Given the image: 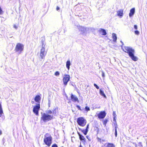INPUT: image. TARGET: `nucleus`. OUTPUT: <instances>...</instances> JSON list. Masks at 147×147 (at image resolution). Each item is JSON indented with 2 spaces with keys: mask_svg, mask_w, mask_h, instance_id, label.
Masks as SVG:
<instances>
[{
  "mask_svg": "<svg viewBox=\"0 0 147 147\" xmlns=\"http://www.w3.org/2000/svg\"><path fill=\"white\" fill-rule=\"evenodd\" d=\"M124 49H122L124 52L128 54L129 56L134 61H136L138 60V58L134 55L135 51L132 48L129 47L124 46Z\"/></svg>",
  "mask_w": 147,
  "mask_h": 147,
  "instance_id": "1",
  "label": "nucleus"
},
{
  "mask_svg": "<svg viewBox=\"0 0 147 147\" xmlns=\"http://www.w3.org/2000/svg\"><path fill=\"white\" fill-rule=\"evenodd\" d=\"M52 140V138L50 134L47 133L45 135L44 142L45 144L48 147L51 146Z\"/></svg>",
  "mask_w": 147,
  "mask_h": 147,
  "instance_id": "2",
  "label": "nucleus"
},
{
  "mask_svg": "<svg viewBox=\"0 0 147 147\" xmlns=\"http://www.w3.org/2000/svg\"><path fill=\"white\" fill-rule=\"evenodd\" d=\"M41 120H42L44 122H46L50 121L53 119V116L45 113H41Z\"/></svg>",
  "mask_w": 147,
  "mask_h": 147,
  "instance_id": "3",
  "label": "nucleus"
},
{
  "mask_svg": "<svg viewBox=\"0 0 147 147\" xmlns=\"http://www.w3.org/2000/svg\"><path fill=\"white\" fill-rule=\"evenodd\" d=\"M24 45L20 43H18L16 45L15 51L19 54H20L24 49Z\"/></svg>",
  "mask_w": 147,
  "mask_h": 147,
  "instance_id": "4",
  "label": "nucleus"
},
{
  "mask_svg": "<svg viewBox=\"0 0 147 147\" xmlns=\"http://www.w3.org/2000/svg\"><path fill=\"white\" fill-rule=\"evenodd\" d=\"M77 122L80 126L84 127L85 126L86 123V120L83 117H80L77 119Z\"/></svg>",
  "mask_w": 147,
  "mask_h": 147,
  "instance_id": "5",
  "label": "nucleus"
},
{
  "mask_svg": "<svg viewBox=\"0 0 147 147\" xmlns=\"http://www.w3.org/2000/svg\"><path fill=\"white\" fill-rule=\"evenodd\" d=\"M40 108V104L38 103H37L36 105L34 107L33 109V111L34 113L37 115H38V111Z\"/></svg>",
  "mask_w": 147,
  "mask_h": 147,
  "instance_id": "6",
  "label": "nucleus"
},
{
  "mask_svg": "<svg viewBox=\"0 0 147 147\" xmlns=\"http://www.w3.org/2000/svg\"><path fill=\"white\" fill-rule=\"evenodd\" d=\"M70 76L69 75L65 74L63 77V81L64 85L66 86L68 82L70 80Z\"/></svg>",
  "mask_w": 147,
  "mask_h": 147,
  "instance_id": "7",
  "label": "nucleus"
},
{
  "mask_svg": "<svg viewBox=\"0 0 147 147\" xmlns=\"http://www.w3.org/2000/svg\"><path fill=\"white\" fill-rule=\"evenodd\" d=\"M106 113L105 111H101L99 113L98 115V116L100 119H103L105 117Z\"/></svg>",
  "mask_w": 147,
  "mask_h": 147,
  "instance_id": "8",
  "label": "nucleus"
},
{
  "mask_svg": "<svg viewBox=\"0 0 147 147\" xmlns=\"http://www.w3.org/2000/svg\"><path fill=\"white\" fill-rule=\"evenodd\" d=\"M71 100L74 102H79V100L77 97L75 95L71 94Z\"/></svg>",
  "mask_w": 147,
  "mask_h": 147,
  "instance_id": "9",
  "label": "nucleus"
},
{
  "mask_svg": "<svg viewBox=\"0 0 147 147\" xmlns=\"http://www.w3.org/2000/svg\"><path fill=\"white\" fill-rule=\"evenodd\" d=\"M116 117H113V121L115 123H114L115 124V136L116 137H117V125L116 123V120L115 119Z\"/></svg>",
  "mask_w": 147,
  "mask_h": 147,
  "instance_id": "10",
  "label": "nucleus"
},
{
  "mask_svg": "<svg viewBox=\"0 0 147 147\" xmlns=\"http://www.w3.org/2000/svg\"><path fill=\"white\" fill-rule=\"evenodd\" d=\"M42 48L41 49L40 51V53H43L44 54V55H46L47 54V52L45 51V48H44L45 46V45H44V43L43 41H42Z\"/></svg>",
  "mask_w": 147,
  "mask_h": 147,
  "instance_id": "11",
  "label": "nucleus"
},
{
  "mask_svg": "<svg viewBox=\"0 0 147 147\" xmlns=\"http://www.w3.org/2000/svg\"><path fill=\"white\" fill-rule=\"evenodd\" d=\"M80 31H81L82 33H84L87 28H86L83 26H80L78 28Z\"/></svg>",
  "mask_w": 147,
  "mask_h": 147,
  "instance_id": "12",
  "label": "nucleus"
},
{
  "mask_svg": "<svg viewBox=\"0 0 147 147\" xmlns=\"http://www.w3.org/2000/svg\"><path fill=\"white\" fill-rule=\"evenodd\" d=\"M135 12V9L133 8L131 9L130 11V13L129 14V16L130 17L132 16L134 14Z\"/></svg>",
  "mask_w": 147,
  "mask_h": 147,
  "instance_id": "13",
  "label": "nucleus"
},
{
  "mask_svg": "<svg viewBox=\"0 0 147 147\" xmlns=\"http://www.w3.org/2000/svg\"><path fill=\"white\" fill-rule=\"evenodd\" d=\"M100 32L102 34V35H105L107 34V33L106 30L103 29H100L99 30Z\"/></svg>",
  "mask_w": 147,
  "mask_h": 147,
  "instance_id": "14",
  "label": "nucleus"
},
{
  "mask_svg": "<svg viewBox=\"0 0 147 147\" xmlns=\"http://www.w3.org/2000/svg\"><path fill=\"white\" fill-rule=\"evenodd\" d=\"M79 139L81 141H82L84 144L86 142V139L84 137L81 135H80V136L79 137Z\"/></svg>",
  "mask_w": 147,
  "mask_h": 147,
  "instance_id": "15",
  "label": "nucleus"
},
{
  "mask_svg": "<svg viewBox=\"0 0 147 147\" xmlns=\"http://www.w3.org/2000/svg\"><path fill=\"white\" fill-rule=\"evenodd\" d=\"M123 15V10L120 9L117 11V15L119 16H122Z\"/></svg>",
  "mask_w": 147,
  "mask_h": 147,
  "instance_id": "16",
  "label": "nucleus"
},
{
  "mask_svg": "<svg viewBox=\"0 0 147 147\" xmlns=\"http://www.w3.org/2000/svg\"><path fill=\"white\" fill-rule=\"evenodd\" d=\"M71 65V63L70 60H68L66 63V67L68 70H69L70 68V66Z\"/></svg>",
  "mask_w": 147,
  "mask_h": 147,
  "instance_id": "17",
  "label": "nucleus"
},
{
  "mask_svg": "<svg viewBox=\"0 0 147 147\" xmlns=\"http://www.w3.org/2000/svg\"><path fill=\"white\" fill-rule=\"evenodd\" d=\"M40 97L39 95H37L34 98L35 101L36 102H38L40 100Z\"/></svg>",
  "mask_w": 147,
  "mask_h": 147,
  "instance_id": "18",
  "label": "nucleus"
},
{
  "mask_svg": "<svg viewBox=\"0 0 147 147\" xmlns=\"http://www.w3.org/2000/svg\"><path fill=\"white\" fill-rule=\"evenodd\" d=\"M112 37L113 39V41L114 42H116L117 40V37L115 34L113 33L112 34Z\"/></svg>",
  "mask_w": 147,
  "mask_h": 147,
  "instance_id": "19",
  "label": "nucleus"
},
{
  "mask_svg": "<svg viewBox=\"0 0 147 147\" xmlns=\"http://www.w3.org/2000/svg\"><path fill=\"white\" fill-rule=\"evenodd\" d=\"M100 94L102 96L105 98H106V96L104 92L101 89L100 90Z\"/></svg>",
  "mask_w": 147,
  "mask_h": 147,
  "instance_id": "20",
  "label": "nucleus"
},
{
  "mask_svg": "<svg viewBox=\"0 0 147 147\" xmlns=\"http://www.w3.org/2000/svg\"><path fill=\"white\" fill-rule=\"evenodd\" d=\"M46 55H44V54L43 53H40V59L41 61H42V59H43L45 58V57Z\"/></svg>",
  "mask_w": 147,
  "mask_h": 147,
  "instance_id": "21",
  "label": "nucleus"
},
{
  "mask_svg": "<svg viewBox=\"0 0 147 147\" xmlns=\"http://www.w3.org/2000/svg\"><path fill=\"white\" fill-rule=\"evenodd\" d=\"M107 146L108 147H115V145L111 143H108Z\"/></svg>",
  "mask_w": 147,
  "mask_h": 147,
  "instance_id": "22",
  "label": "nucleus"
},
{
  "mask_svg": "<svg viewBox=\"0 0 147 147\" xmlns=\"http://www.w3.org/2000/svg\"><path fill=\"white\" fill-rule=\"evenodd\" d=\"M2 113H3V111L1 105L0 104V117H1Z\"/></svg>",
  "mask_w": 147,
  "mask_h": 147,
  "instance_id": "23",
  "label": "nucleus"
},
{
  "mask_svg": "<svg viewBox=\"0 0 147 147\" xmlns=\"http://www.w3.org/2000/svg\"><path fill=\"white\" fill-rule=\"evenodd\" d=\"M88 131L86 129H83V130H82V132L85 135L87 134Z\"/></svg>",
  "mask_w": 147,
  "mask_h": 147,
  "instance_id": "24",
  "label": "nucleus"
},
{
  "mask_svg": "<svg viewBox=\"0 0 147 147\" xmlns=\"http://www.w3.org/2000/svg\"><path fill=\"white\" fill-rule=\"evenodd\" d=\"M46 114H51L52 113V111L51 110H48L46 111Z\"/></svg>",
  "mask_w": 147,
  "mask_h": 147,
  "instance_id": "25",
  "label": "nucleus"
},
{
  "mask_svg": "<svg viewBox=\"0 0 147 147\" xmlns=\"http://www.w3.org/2000/svg\"><path fill=\"white\" fill-rule=\"evenodd\" d=\"M85 110L87 111H89L90 110V108L88 107H87V106H86L85 107Z\"/></svg>",
  "mask_w": 147,
  "mask_h": 147,
  "instance_id": "26",
  "label": "nucleus"
},
{
  "mask_svg": "<svg viewBox=\"0 0 147 147\" xmlns=\"http://www.w3.org/2000/svg\"><path fill=\"white\" fill-rule=\"evenodd\" d=\"M134 33L138 35L139 34L140 32L136 30L134 31Z\"/></svg>",
  "mask_w": 147,
  "mask_h": 147,
  "instance_id": "27",
  "label": "nucleus"
},
{
  "mask_svg": "<svg viewBox=\"0 0 147 147\" xmlns=\"http://www.w3.org/2000/svg\"><path fill=\"white\" fill-rule=\"evenodd\" d=\"M59 73L58 71H56L55 73V75L56 76H59Z\"/></svg>",
  "mask_w": 147,
  "mask_h": 147,
  "instance_id": "28",
  "label": "nucleus"
},
{
  "mask_svg": "<svg viewBox=\"0 0 147 147\" xmlns=\"http://www.w3.org/2000/svg\"><path fill=\"white\" fill-rule=\"evenodd\" d=\"M94 86L95 87L96 89H99V87L98 86H97V84H94Z\"/></svg>",
  "mask_w": 147,
  "mask_h": 147,
  "instance_id": "29",
  "label": "nucleus"
},
{
  "mask_svg": "<svg viewBox=\"0 0 147 147\" xmlns=\"http://www.w3.org/2000/svg\"><path fill=\"white\" fill-rule=\"evenodd\" d=\"M76 107L78 110H80V111H82V109H81L79 105H77L76 106Z\"/></svg>",
  "mask_w": 147,
  "mask_h": 147,
  "instance_id": "30",
  "label": "nucleus"
},
{
  "mask_svg": "<svg viewBox=\"0 0 147 147\" xmlns=\"http://www.w3.org/2000/svg\"><path fill=\"white\" fill-rule=\"evenodd\" d=\"M113 117H116L117 115H116L115 111L113 112Z\"/></svg>",
  "mask_w": 147,
  "mask_h": 147,
  "instance_id": "31",
  "label": "nucleus"
},
{
  "mask_svg": "<svg viewBox=\"0 0 147 147\" xmlns=\"http://www.w3.org/2000/svg\"><path fill=\"white\" fill-rule=\"evenodd\" d=\"M51 147H58L57 145L55 144H53Z\"/></svg>",
  "mask_w": 147,
  "mask_h": 147,
  "instance_id": "32",
  "label": "nucleus"
},
{
  "mask_svg": "<svg viewBox=\"0 0 147 147\" xmlns=\"http://www.w3.org/2000/svg\"><path fill=\"white\" fill-rule=\"evenodd\" d=\"M89 128V124H88L87 125L86 128L85 129H86V130H88V129Z\"/></svg>",
  "mask_w": 147,
  "mask_h": 147,
  "instance_id": "33",
  "label": "nucleus"
},
{
  "mask_svg": "<svg viewBox=\"0 0 147 147\" xmlns=\"http://www.w3.org/2000/svg\"><path fill=\"white\" fill-rule=\"evenodd\" d=\"M134 28L136 30H137L138 29L137 26L136 25H135L134 26Z\"/></svg>",
  "mask_w": 147,
  "mask_h": 147,
  "instance_id": "34",
  "label": "nucleus"
},
{
  "mask_svg": "<svg viewBox=\"0 0 147 147\" xmlns=\"http://www.w3.org/2000/svg\"><path fill=\"white\" fill-rule=\"evenodd\" d=\"M3 11L1 7H0V14L2 13Z\"/></svg>",
  "mask_w": 147,
  "mask_h": 147,
  "instance_id": "35",
  "label": "nucleus"
},
{
  "mask_svg": "<svg viewBox=\"0 0 147 147\" xmlns=\"http://www.w3.org/2000/svg\"><path fill=\"white\" fill-rule=\"evenodd\" d=\"M86 138L89 141H90V137L88 136H86Z\"/></svg>",
  "mask_w": 147,
  "mask_h": 147,
  "instance_id": "36",
  "label": "nucleus"
},
{
  "mask_svg": "<svg viewBox=\"0 0 147 147\" xmlns=\"http://www.w3.org/2000/svg\"><path fill=\"white\" fill-rule=\"evenodd\" d=\"M13 27L15 28L16 29L18 28V27L16 25H14L13 26Z\"/></svg>",
  "mask_w": 147,
  "mask_h": 147,
  "instance_id": "37",
  "label": "nucleus"
},
{
  "mask_svg": "<svg viewBox=\"0 0 147 147\" xmlns=\"http://www.w3.org/2000/svg\"><path fill=\"white\" fill-rule=\"evenodd\" d=\"M102 76L103 77H104L105 76V74L104 73L102 72Z\"/></svg>",
  "mask_w": 147,
  "mask_h": 147,
  "instance_id": "38",
  "label": "nucleus"
},
{
  "mask_svg": "<svg viewBox=\"0 0 147 147\" xmlns=\"http://www.w3.org/2000/svg\"><path fill=\"white\" fill-rule=\"evenodd\" d=\"M56 109V108H55V109L53 110V113H56V112H55Z\"/></svg>",
  "mask_w": 147,
  "mask_h": 147,
  "instance_id": "39",
  "label": "nucleus"
},
{
  "mask_svg": "<svg viewBox=\"0 0 147 147\" xmlns=\"http://www.w3.org/2000/svg\"><path fill=\"white\" fill-rule=\"evenodd\" d=\"M59 7H58V6H57V8H56V10H57V11H58L59 10Z\"/></svg>",
  "mask_w": 147,
  "mask_h": 147,
  "instance_id": "40",
  "label": "nucleus"
},
{
  "mask_svg": "<svg viewBox=\"0 0 147 147\" xmlns=\"http://www.w3.org/2000/svg\"><path fill=\"white\" fill-rule=\"evenodd\" d=\"M77 133H78V136H79V137L80 136V135H81V134H80V133L79 132H78V131L77 132Z\"/></svg>",
  "mask_w": 147,
  "mask_h": 147,
  "instance_id": "41",
  "label": "nucleus"
},
{
  "mask_svg": "<svg viewBox=\"0 0 147 147\" xmlns=\"http://www.w3.org/2000/svg\"><path fill=\"white\" fill-rule=\"evenodd\" d=\"M107 123V121H105L103 122L104 124H105Z\"/></svg>",
  "mask_w": 147,
  "mask_h": 147,
  "instance_id": "42",
  "label": "nucleus"
},
{
  "mask_svg": "<svg viewBox=\"0 0 147 147\" xmlns=\"http://www.w3.org/2000/svg\"><path fill=\"white\" fill-rule=\"evenodd\" d=\"M133 144H135V146L136 147H137V144L136 143H133Z\"/></svg>",
  "mask_w": 147,
  "mask_h": 147,
  "instance_id": "43",
  "label": "nucleus"
},
{
  "mask_svg": "<svg viewBox=\"0 0 147 147\" xmlns=\"http://www.w3.org/2000/svg\"><path fill=\"white\" fill-rule=\"evenodd\" d=\"M121 42L122 45V46L123 45V43L121 41Z\"/></svg>",
  "mask_w": 147,
  "mask_h": 147,
  "instance_id": "44",
  "label": "nucleus"
},
{
  "mask_svg": "<svg viewBox=\"0 0 147 147\" xmlns=\"http://www.w3.org/2000/svg\"><path fill=\"white\" fill-rule=\"evenodd\" d=\"M2 134V131L0 130V135H1Z\"/></svg>",
  "mask_w": 147,
  "mask_h": 147,
  "instance_id": "45",
  "label": "nucleus"
},
{
  "mask_svg": "<svg viewBox=\"0 0 147 147\" xmlns=\"http://www.w3.org/2000/svg\"><path fill=\"white\" fill-rule=\"evenodd\" d=\"M79 147H83V146H82L81 144V143H80V145Z\"/></svg>",
  "mask_w": 147,
  "mask_h": 147,
  "instance_id": "46",
  "label": "nucleus"
},
{
  "mask_svg": "<svg viewBox=\"0 0 147 147\" xmlns=\"http://www.w3.org/2000/svg\"><path fill=\"white\" fill-rule=\"evenodd\" d=\"M79 130L81 131L82 132V130H83V129H81L79 128Z\"/></svg>",
  "mask_w": 147,
  "mask_h": 147,
  "instance_id": "47",
  "label": "nucleus"
},
{
  "mask_svg": "<svg viewBox=\"0 0 147 147\" xmlns=\"http://www.w3.org/2000/svg\"><path fill=\"white\" fill-rule=\"evenodd\" d=\"M71 84V85H72V86H76V85H74V84Z\"/></svg>",
  "mask_w": 147,
  "mask_h": 147,
  "instance_id": "48",
  "label": "nucleus"
},
{
  "mask_svg": "<svg viewBox=\"0 0 147 147\" xmlns=\"http://www.w3.org/2000/svg\"><path fill=\"white\" fill-rule=\"evenodd\" d=\"M98 139L99 140H100L101 139L99 138H98Z\"/></svg>",
  "mask_w": 147,
  "mask_h": 147,
  "instance_id": "49",
  "label": "nucleus"
},
{
  "mask_svg": "<svg viewBox=\"0 0 147 147\" xmlns=\"http://www.w3.org/2000/svg\"><path fill=\"white\" fill-rule=\"evenodd\" d=\"M102 141H103V142H104V141H105V140H102Z\"/></svg>",
  "mask_w": 147,
  "mask_h": 147,
  "instance_id": "50",
  "label": "nucleus"
},
{
  "mask_svg": "<svg viewBox=\"0 0 147 147\" xmlns=\"http://www.w3.org/2000/svg\"><path fill=\"white\" fill-rule=\"evenodd\" d=\"M141 144V142H139L140 144Z\"/></svg>",
  "mask_w": 147,
  "mask_h": 147,
  "instance_id": "51",
  "label": "nucleus"
},
{
  "mask_svg": "<svg viewBox=\"0 0 147 147\" xmlns=\"http://www.w3.org/2000/svg\"><path fill=\"white\" fill-rule=\"evenodd\" d=\"M49 107H50L49 105Z\"/></svg>",
  "mask_w": 147,
  "mask_h": 147,
  "instance_id": "52",
  "label": "nucleus"
}]
</instances>
